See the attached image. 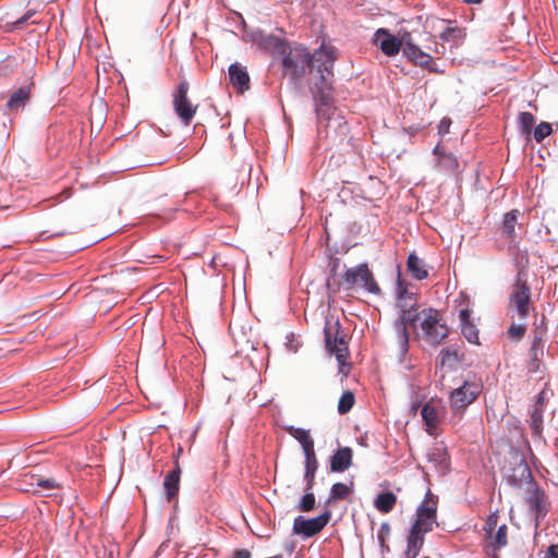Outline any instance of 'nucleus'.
<instances>
[{
	"label": "nucleus",
	"instance_id": "nucleus-1",
	"mask_svg": "<svg viewBox=\"0 0 558 558\" xmlns=\"http://www.w3.org/2000/svg\"><path fill=\"white\" fill-rule=\"evenodd\" d=\"M336 59V50L331 46L323 45L313 54H310L311 69H316L320 74L319 82L314 84V97L318 101L317 116L320 120L327 119L326 129L328 131L336 130L338 126H345V122H342L340 114L331 107L332 88L330 78L332 77Z\"/></svg>",
	"mask_w": 558,
	"mask_h": 558
},
{
	"label": "nucleus",
	"instance_id": "nucleus-2",
	"mask_svg": "<svg viewBox=\"0 0 558 558\" xmlns=\"http://www.w3.org/2000/svg\"><path fill=\"white\" fill-rule=\"evenodd\" d=\"M437 498L427 492L425 499L417 507L415 520L408 536L407 558H416L423 544L424 535L437 525Z\"/></svg>",
	"mask_w": 558,
	"mask_h": 558
},
{
	"label": "nucleus",
	"instance_id": "nucleus-3",
	"mask_svg": "<svg viewBox=\"0 0 558 558\" xmlns=\"http://www.w3.org/2000/svg\"><path fill=\"white\" fill-rule=\"evenodd\" d=\"M397 306L400 310V318L395 323L396 337L401 354L408 350L409 332L408 325L414 323L416 312V298L413 292H409L399 281Z\"/></svg>",
	"mask_w": 558,
	"mask_h": 558
},
{
	"label": "nucleus",
	"instance_id": "nucleus-4",
	"mask_svg": "<svg viewBox=\"0 0 558 558\" xmlns=\"http://www.w3.org/2000/svg\"><path fill=\"white\" fill-rule=\"evenodd\" d=\"M417 337L427 343L439 344L448 336V327L441 320V315L434 308H426L415 314L414 323H411Z\"/></svg>",
	"mask_w": 558,
	"mask_h": 558
},
{
	"label": "nucleus",
	"instance_id": "nucleus-5",
	"mask_svg": "<svg viewBox=\"0 0 558 558\" xmlns=\"http://www.w3.org/2000/svg\"><path fill=\"white\" fill-rule=\"evenodd\" d=\"M288 432L293 438H295L301 444L303 448V452L305 456L304 480L306 481L307 484L306 489L310 490L314 485L315 473L318 468V462L314 450V440L311 437L310 432L303 428L289 427Z\"/></svg>",
	"mask_w": 558,
	"mask_h": 558
},
{
	"label": "nucleus",
	"instance_id": "nucleus-6",
	"mask_svg": "<svg viewBox=\"0 0 558 558\" xmlns=\"http://www.w3.org/2000/svg\"><path fill=\"white\" fill-rule=\"evenodd\" d=\"M482 392L477 380H465L450 393V407L454 414L462 413Z\"/></svg>",
	"mask_w": 558,
	"mask_h": 558
},
{
	"label": "nucleus",
	"instance_id": "nucleus-7",
	"mask_svg": "<svg viewBox=\"0 0 558 558\" xmlns=\"http://www.w3.org/2000/svg\"><path fill=\"white\" fill-rule=\"evenodd\" d=\"M344 282L349 288H361L374 294L380 292L373 274L365 264L348 269L344 274Z\"/></svg>",
	"mask_w": 558,
	"mask_h": 558
},
{
	"label": "nucleus",
	"instance_id": "nucleus-8",
	"mask_svg": "<svg viewBox=\"0 0 558 558\" xmlns=\"http://www.w3.org/2000/svg\"><path fill=\"white\" fill-rule=\"evenodd\" d=\"M283 68L293 78L303 76L311 68L310 52L304 47L291 48L283 58Z\"/></svg>",
	"mask_w": 558,
	"mask_h": 558
},
{
	"label": "nucleus",
	"instance_id": "nucleus-9",
	"mask_svg": "<svg viewBox=\"0 0 558 558\" xmlns=\"http://www.w3.org/2000/svg\"><path fill=\"white\" fill-rule=\"evenodd\" d=\"M331 512L326 510L324 513L316 518L305 519L298 517L293 522V531L295 534L311 537L320 532L330 521Z\"/></svg>",
	"mask_w": 558,
	"mask_h": 558
},
{
	"label": "nucleus",
	"instance_id": "nucleus-10",
	"mask_svg": "<svg viewBox=\"0 0 558 558\" xmlns=\"http://www.w3.org/2000/svg\"><path fill=\"white\" fill-rule=\"evenodd\" d=\"M189 83L181 82L173 98L174 111L181 121L189 125L196 113V106H193L187 98Z\"/></svg>",
	"mask_w": 558,
	"mask_h": 558
},
{
	"label": "nucleus",
	"instance_id": "nucleus-11",
	"mask_svg": "<svg viewBox=\"0 0 558 558\" xmlns=\"http://www.w3.org/2000/svg\"><path fill=\"white\" fill-rule=\"evenodd\" d=\"M400 40V50L402 49L403 54L413 63L429 68L432 64V56L428 52L421 50L412 40L410 33H403L398 37Z\"/></svg>",
	"mask_w": 558,
	"mask_h": 558
},
{
	"label": "nucleus",
	"instance_id": "nucleus-12",
	"mask_svg": "<svg viewBox=\"0 0 558 558\" xmlns=\"http://www.w3.org/2000/svg\"><path fill=\"white\" fill-rule=\"evenodd\" d=\"M250 36L251 40L262 49L270 50L280 54H286L287 52L284 43L278 37L266 34L263 31H254Z\"/></svg>",
	"mask_w": 558,
	"mask_h": 558
},
{
	"label": "nucleus",
	"instance_id": "nucleus-13",
	"mask_svg": "<svg viewBox=\"0 0 558 558\" xmlns=\"http://www.w3.org/2000/svg\"><path fill=\"white\" fill-rule=\"evenodd\" d=\"M441 414L442 405L440 401L432 399L423 405L421 410V415L424 423L427 426V432L429 434H432L433 429H435L439 424Z\"/></svg>",
	"mask_w": 558,
	"mask_h": 558
},
{
	"label": "nucleus",
	"instance_id": "nucleus-14",
	"mask_svg": "<svg viewBox=\"0 0 558 558\" xmlns=\"http://www.w3.org/2000/svg\"><path fill=\"white\" fill-rule=\"evenodd\" d=\"M511 305L515 307L520 318H525L529 313L530 289L526 284L518 282L511 294Z\"/></svg>",
	"mask_w": 558,
	"mask_h": 558
},
{
	"label": "nucleus",
	"instance_id": "nucleus-15",
	"mask_svg": "<svg viewBox=\"0 0 558 558\" xmlns=\"http://www.w3.org/2000/svg\"><path fill=\"white\" fill-rule=\"evenodd\" d=\"M375 43L388 57H393L400 51V40L385 28H379L375 33Z\"/></svg>",
	"mask_w": 558,
	"mask_h": 558
},
{
	"label": "nucleus",
	"instance_id": "nucleus-16",
	"mask_svg": "<svg viewBox=\"0 0 558 558\" xmlns=\"http://www.w3.org/2000/svg\"><path fill=\"white\" fill-rule=\"evenodd\" d=\"M353 452L349 447L338 449L330 460V470L332 472H343L352 464Z\"/></svg>",
	"mask_w": 558,
	"mask_h": 558
},
{
	"label": "nucleus",
	"instance_id": "nucleus-17",
	"mask_svg": "<svg viewBox=\"0 0 558 558\" xmlns=\"http://www.w3.org/2000/svg\"><path fill=\"white\" fill-rule=\"evenodd\" d=\"M459 319L461 324L462 335L470 343L478 344L480 337L478 330L471 320V314L469 310H461L459 313Z\"/></svg>",
	"mask_w": 558,
	"mask_h": 558
},
{
	"label": "nucleus",
	"instance_id": "nucleus-18",
	"mask_svg": "<svg viewBox=\"0 0 558 558\" xmlns=\"http://www.w3.org/2000/svg\"><path fill=\"white\" fill-rule=\"evenodd\" d=\"M437 156L436 167L439 171L453 172L458 168V159L452 154H447L440 145L434 148Z\"/></svg>",
	"mask_w": 558,
	"mask_h": 558
},
{
	"label": "nucleus",
	"instance_id": "nucleus-19",
	"mask_svg": "<svg viewBox=\"0 0 558 558\" xmlns=\"http://www.w3.org/2000/svg\"><path fill=\"white\" fill-rule=\"evenodd\" d=\"M230 82L240 92L248 88L250 77L244 68L239 64H231L229 68Z\"/></svg>",
	"mask_w": 558,
	"mask_h": 558
},
{
	"label": "nucleus",
	"instance_id": "nucleus-20",
	"mask_svg": "<svg viewBox=\"0 0 558 558\" xmlns=\"http://www.w3.org/2000/svg\"><path fill=\"white\" fill-rule=\"evenodd\" d=\"M326 345L336 355L338 363L344 365L348 356V347L343 338H335L332 341L329 332H326Z\"/></svg>",
	"mask_w": 558,
	"mask_h": 558
},
{
	"label": "nucleus",
	"instance_id": "nucleus-21",
	"mask_svg": "<svg viewBox=\"0 0 558 558\" xmlns=\"http://www.w3.org/2000/svg\"><path fill=\"white\" fill-rule=\"evenodd\" d=\"M29 487L24 488L25 490H32L34 493H41L46 490H52L60 487V484L52 477L43 478L40 476H31Z\"/></svg>",
	"mask_w": 558,
	"mask_h": 558
},
{
	"label": "nucleus",
	"instance_id": "nucleus-22",
	"mask_svg": "<svg viewBox=\"0 0 558 558\" xmlns=\"http://www.w3.org/2000/svg\"><path fill=\"white\" fill-rule=\"evenodd\" d=\"M397 502V496L391 492L380 493L374 500L375 508L383 512H390Z\"/></svg>",
	"mask_w": 558,
	"mask_h": 558
},
{
	"label": "nucleus",
	"instance_id": "nucleus-23",
	"mask_svg": "<svg viewBox=\"0 0 558 558\" xmlns=\"http://www.w3.org/2000/svg\"><path fill=\"white\" fill-rule=\"evenodd\" d=\"M180 473V468L177 464V468L171 471L163 481V487L167 492L168 499H171L179 490Z\"/></svg>",
	"mask_w": 558,
	"mask_h": 558
},
{
	"label": "nucleus",
	"instance_id": "nucleus-24",
	"mask_svg": "<svg viewBox=\"0 0 558 558\" xmlns=\"http://www.w3.org/2000/svg\"><path fill=\"white\" fill-rule=\"evenodd\" d=\"M518 216L519 210L512 209L507 213L504 217L502 222V234L509 239H514L515 236V226L518 225Z\"/></svg>",
	"mask_w": 558,
	"mask_h": 558
},
{
	"label": "nucleus",
	"instance_id": "nucleus-25",
	"mask_svg": "<svg viewBox=\"0 0 558 558\" xmlns=\"http://www.w3.org/2000/svg\"><path fill=\"white\" fill-rule=\"evenodd\" d=\"M28 99H29V88L21 87L12 94V96L8 102V107L11 110H19L20 108H23L25 106V104L28 101Z\"/></svg>",
	"mask_w": 558,
	"mask_h": 558
},
{
	"label": "nucleus",
	"instance_id": "nucleus-26",
	"mask_svg": "<svg viewBox=\"0 0 558 558\" xmlns=\"http://www.w3.org/2000/svg\"><path fill=\"white\" fill-rule=\"evenodd\" d=\"M408 269L412 274V276L417 280H422L427 277V271L424 268L423 260L418 258L415 254L409 255Z\"/></svg>",
	"mask_w": 558,
	"mask_h": 558
},
{
	"label": "nucleus",
	"instance_id": "nucleus-27",
	"mask_svg": "<svg viewBox=\"0 0 558 558\" xmlns=\"http://www.w3.org/2000/svg\"><path fill=\"white\" fill-rule=\"evenodd\" d=\"M459 362V350L457 347L451 345L444 348L440 351V364L448 368H452Z\"/></svg>",
	"mask_w": 558,
	"mask_h": 558
},
{
	"label": "nucleus",
	"instance_id": "nucleus-28",
	"mask_svg": "<svg viewBox=\"0 0 558 558\" xmlns=\"http://www.w3.org/2000/svg\"><path fill=\"white\" fill-rule=\"evenodd\" d=\"M489 545L494 547V549H499L507 545V525L504 523L498 526V529L493 534V539H488Z\"/></svg>",
	"mask_w": 558,
	"mask_h": 558
},
{
	"label": "nucleus",
	"instance_id": "nucleus-29",
	"mask_svg": "<svg viewBox=\"0 0 558 558\" xmlns=\"http://www.w3.org/2000/svg\"><path fill=\"white\" fill-rule=\"evenodd\" d=\"M429 461H437L439 470L445 472L448 469V459L441 447H436L428 454Z\"/></svg>",
	"mask_w": 558,
	"mask_h": 558
},
{
	"label": "nucleus",
	"instance_id": "nucleus-30",
	"mask_svg": "<svg viewBox=\"0 0 558 558\" xmlns=\"http://www.w3.org/2000/svg\"><path fill=\"white\" fill-rule=\"evenodd\" d=\"M354 404V396L351 391H345L339 399L338 402V412L340 414L348 413Z\"/></svg>",
	"mask_w": 558,
	"mask_h": 558
},
{
	"label": "nucleus",
	"instance_id": "nucleus-31",
	"mask_svg": "<svg viewBox=\"0 0 558 558\" xmlns=\"http://www.w3.org/2000/svg\"><path fill=\"white\" fill-rule=\"evenodd\" d=\"M519 123L521 131L525 133L526 135L531 134L532 128L535 123V118L530 112H522L519 117Z\"/></svg>",
	"mask_w": 558,
	"mask_h": 558
},
{
	"label": "nucleus",
	"instance_id": "nucleus-32",
	"mask_svg": "<svg viewBox=\"0 0 558 558\" xmlns=\"http://www.w3.org/2000/svg\"><path fill=\"white\" fill-rule=\"evenodd\" d=\"M551 133V125L547 122H541L533 132L534 140L536 142H542L545 137H547Z\"/></svg>",
	"mask_w": 558,
	"mask_h": 558
},
{
	"label": "nucleus",
	"instance_id": "nucleus-33",
	"mask_svg": "<svg viewBox=\"0 0 558 558\" xmlns=\"http://www.w3.org/2000/svg\"><path fill=\"white\" fill-rule=\"evenodd\" d=\"M498 515L496 513L490 514L484 526L485 535L487 539H493L494 532L498 529Z\"/></svg>",
	"mask_w": 558,
	"mask_h": 558
},
{
	"label": "nucleus",
	"instance_id": "nucleus-34",
	"mask_svg": "<svg viewBox=\"0 0 558 558\" xmlns=\"http://www.w3.org/2000/svg\"><path fill=\"white\" fill-rule=\"evenodd\" d=\"M349 487L343 483H336L331 487L330 498L331 499H343L349 495Z\"/></svg>",
	"mask_w": 558,
	"mask_h": 558
},
{
	"label": "nucleus",
	"instance_id": "nucleus-35",
	"mask_svg": "<svg viewBox=\"0 0 558 558\" xmlns=\"http://www.w3.org/2000/svg\"><path fill=\"white\" fill-rule=\"evenodd\" d=\"M526 327L523 324H512L508 329L509 338L519 341L523 338Z\"/></svg>",
	"mask_w": 558,
	"mask_h": 558
},
{
	"label": "nucleus",
	"instance_id": "nucleus-36",
	"mask_svg": "<svg viewBox=\"0 0 558 558\" xmlns=\"http://www.w3.org/2000/svg\"><path fill=\"white\" fill-rule=\"evenodd\" d=\"M315 507V496L313 493H306L300 502V510L307 512L313 510Z\"/></svg>",
	"mask_w": 558,
	"mask_h": 558
},
{
	"label": "nucleus",
	"instance_id": "nucleus-37",
	"mask_svg": "<svg viewBox=\"0 0 558 558\" xmlns=\"http://www.w3.org/2000/svg\"><path fill=\"white\" fill-rule=\"evenodd\" d=\"M531 418H532V427L534 429L535 433H539L541 432V424H542V415L541 413L535 410L532 415H531Z\"/></svg>",
	"mask_w": 558,
	"mask_h": 558
},
{
	"label": "nucleus",
	"instance_id": "nucleus-38",
	"mask_svg": "<svg viewBox=\"0 0 558 558\" xmlns=\"http://www.w3.org/2000/svg\"><path fill=\"white\" fill-rule=\"evenodd\" d=\"M389 533H390L389 524L387 522L383 523L381 526H380L379 534H378V538H379L381 544H384L385 536L389 535Z\"/></svg>",
	"mask_w": 558,
	"mask_h": 558
},
{
	"label": "nucleus",
	"instance_id": "nucleus-39",
	"mask_svg": "<svg viewBox=\"0 0 558 558\" xmlns=\"http://www.w3.org/2000/svg\"><path fill=\"white\" fill-rule=\"evenodd\" d=\"M450 120L445 118L440 121L439 123V133L440 134H445L449 131V126H450Z\"/></svg>",
	"mask_w": 558,
	"mask_h": 558
},
{
	"label": "nucleus",
	"instance_id": "nucleus-40",
	"mask_svg": "<svg viewBox=\"0 0 558 558\" xmlns=\"http://www.w3.org/2000/svg\"><path fill=\"white\" fill-rule=\"evenodd\" d=\"M545 558H558V545L549 546L548 550L546 551Z\"/></svg>",
	"mask_w": 558,
	"mask_h": 558
},
{
	"label": "nucleus",
	"instance_id": "nucleus-41",
	"mask_svg": "<svg viewBox=\"0 0 558 558\" xmlns=\"http://www.w3.org/2000/svg\"><path fill=\"white\" fill-rule=\"evenodd\" d=\"M233 558H251L250 551L245 549L236 550Z\"/></svg>",
	"mask_w": 558,
	"mask_h": 558
},
{
	"label": "nucleus",
	"instance_id": "nucleus-42",
	"mask_svg": "<svg viewBox=\"0 0 558 558\" xmlns=\"http://www.w3.org/2000/svg\"><path fill=\"white\" fill-rule=\"evenodd\" d=\"M483 0H463L468 4H480Z\"/></svg>",
	"mask_w": 558,
	"mask_h": 558
},
{
	"label": "nucleus",
	"instance_id": "nucleus-43",
	"mask_svg": "<svg viewBox=\"0 0 558 558\" xmlns=\"http://www.w3.org/2000/svg\"><path fill=\"white\" fill-rule=\"evenodd\" d=\"M270 558H280V557L276 556V557H270Z\"/></svg>",
	"mask_w": 558,
	"mask_h": 558
}]
</instances>
